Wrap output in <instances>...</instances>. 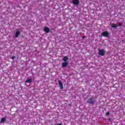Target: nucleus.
<instances>
[{
  "label": "nucleus",
  "mask_w": 125,
  "mask_h": 125,
  "mask_svg": "<svg viewBox=\"0 0 125 125\" xmlns=\"http://www.w3.org/2000/svg\"><path fill=\"white\" fill-rule=\"evenodd\" d=\"M119 27H121V26H123V22H120L119 23Z\"/></svg>",
  "instance_id": "f8f14e48"
},
{
  "label": "nucleus",
  "mask_w": 125,
  "mask_h": 125,
  "mask_svg": "<svg viewBox=\"0 0 125 125\" xmlns=\"http://www.w3.org/2000/svg\"><path fill=\"white\" fill-rule=\"evenodd\" d=\"M43 30L44 32H45V33H49L50 30H49V28H48V27H46V26L44 27Z\"/></svg>",
  "instance_id": "423d86ee"
},
{
  "label": "nucleus",
  "mask_w": 125,
  "mask_h": 125,
  "mask_svg": "<svg viewBox=\"0 0 125 125\" xmlns=\"http://www.w3.org/2000/svg\"><path fill=\"white\" fill-rule=\"evenodd\" d=\"M108 120H109V121H111V119H109Z\"/></svg>",
  "instance_id": "dca6fc26"
},
{
  "label": "nucleus",
  "mask_w": 125,
  "mask_h": 125,
  "mask_svg": "<svg viewBox=\"0 0 125 125\" xmlns=\"http://www.w3.org/2000/svg\"><path fill=\"white\" fill-rule=\"evenodd\" d=\"M20 31L18 30L16 31V34H15V37L16 38H18V37H19V36H20Z\"/></svg>",
  "instance_id": "6e6552de"
},
{
  "label": "nucleus",
  "mask_w": 125,
  "mask_h": 125,
  "mask_svg": "<svg viewBox=\"0 0 125 125\" xmlns=\"http://www.w3.org/2000/svg\"><path fill=\"white\" fill-rule=\"evenodd\" d=\"M96 100L94 98H90L87 101V102L89 103V104H92V105H94V102H95Z\"/></svg>",
  "instance_id": "f03ea898"
},
{
  "label": "nucleus",
  "mask_w": 125,
  "mask_h": 125,
  "mask_svg": "<svg viewBox=\"0 0 125 125\" xmlns=\"http://www.w3.org/2000/svg\"><path fill=\"white\" fill-rule=\"evenodd\" d=\"M11 59H12V60H14V59H15V56L12 57Z\"/></svg>",
  "instance_id": "4468645a"
},
{
  "label": "nucleus",
  "mask_w": 125,
  "mask_h": 125,
  "mask_svg": "<svg viewBox=\"0 0 125 125\" xmlns=\"http://www.w3.org/2000/svg\"><path fill=\"white\" fill-rule=\"evenodd\" d=\"M25 82L30 83H32V79H27L26 80Z\"/></svg>",
  "instance_id": "9d476101"
},
{
  "label": "nucleus",
  "mask_w": 125,
  "mask_h": 125,
  "mask_svg": "<svg viewBox=\"0 0 125 125\" xmlns=\"http://www.w3.org/2000/svg\"><path fill=\"white\" fill-rule=\"evenodd\" d=\"M85 38H86L85 36H83V38H82V39H85Z\"/></svg>",
  "instance_id": "2eb2a0df"
},
{
  "label": "nucleus",
  "mask_w": 125,
  "mask_h": 125,
  "mask_svg": "<svg viewBox=\"0 0 125 125\" xmlns=\"http://www.w3.org/2000/svg\"><path fill=\"white\" fill-rule=\"evenodd\" d=\"M102 35H103V37H109V33L107 31H104L102 33Z\"/></svg>",
  "instance_id": "39448f33"
},
{
  "label": "nucleus",
  "mask_w": 125,
  "mask_h": 125,
  "mask_svg": "<svg viewBox=\"0 0 125 125\" xmlns=\"http://www.w3.org/2000/svg\"><path fill=\"white\" fill-rule=\"evenodd\" d=\"M59 84L60 86L61 89H63V83H62V82L60 81H58Z\"/></svg>",
  "instance_id": "0eeeda50"
},
{
  "label": "nucleus",
  "mask_w": 125,
  "mask_h": 125,
  "mask_svg": "<svg viewBox=\"0 0 125 125\" xmlns=\"http://www.w3.org/2000/svg\"><path fill=\"white\" fill-rule=\"evenodd\" d=\"M111 27H112V28H114L115 29H116V28H117V27H118V26H117V25H116V24H112V25H111Z\"/></svg>",
  "instance_id": "9b49d317"
},
{
  "label": "nucleus",
  "mask_w": 125,
  "mask_h": 125,
  "mask_svg": "<svg viewBox=\"0 0 125 125\" xmlns=\"http://www.w3.org/2000/svg\"><path fill=\"white\" fill-rule=\"evenodd\" d=\"M106 116H109V115H110V112H107L105 113Z\"/></svg>",
  "instance_id": "ddd939ff"
},
{
  "label": "nucleus",
  "mask_w": 125,
  "mask_h": 125,
  "mask_svg": "<svg viewBox=\"0 0 125 125\" xmlns=\"http://www.w3.org/2000/svg\"><path fill=\"white\" fill-rule=\"evenodd\" d=\"M72 3L75 4V5H76L77 6L79 5L80 2L79 1V0H72Z\"/></svg>",
  "instance_id": "20e7f679"
},
{
  "label": "nucleus",
  "mask_w": 125,
  "mask_h": 125,
  "mask_svg": "<svg viewBox=\"0 0 125 125\" xmlns=\"http://www.w3.org/2000/svg\"><path fill=\"white\" fill-rule=\"evenodd\" d=\"M98 54L101 56H104V55H105V51L103 49L99 50Z\"/></svg>",
  "instance_id": "7ed1b4c3"
},
{
  "label": "nucleus",
  "mask_w": 125,
  "mask_h": 125,
  "mask_svg": "<svg viewBox=\"0 0 125 125\" xmlns=\"http://www.w3.org/2000/svg\"><path fill=\"white\" fill-rule=\"evenodd\" d=\"M5 121H6V118H1V123L2 124H4V122H5Z\"/></svg>",
  "instance_id": "1a4fd4ad"
},
{
  "label": "nucleus",
  "mask_w": 125,
  "mask_h": 125,
  "mask_svg": "<svg viewBox=\"0 0 125 125\" xmlns=\"http://www.w3.org/2000/svg\"><path fill=\"white\" fill-rule=\"evenodd\" d=\"M63 60L64 62L62 63V68H66V66H68V62H67V61L69 60V58L66 56H64L63 57Z\"/></svg>",
  "instance_id": "f257e3e1"
}]
</instances>
